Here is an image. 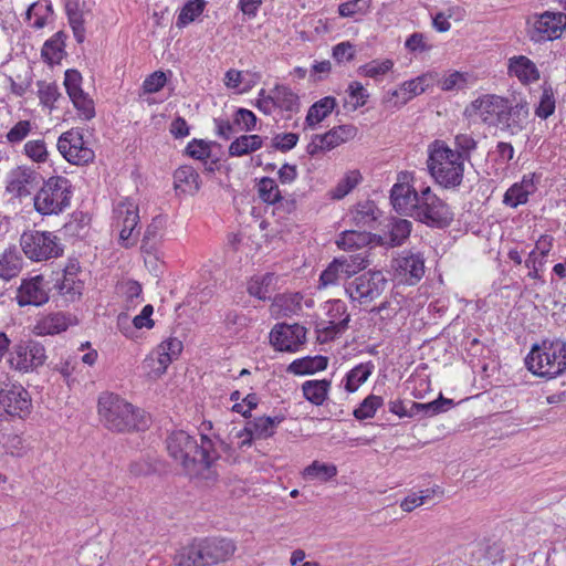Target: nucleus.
<instances>
[{
  "mask_svg": "<svg viewBox=\"0 0 566 566\" xmlns=\"http://www.w3.org/2000/svg\"><path fill=\"white\" fill-rule=\"evenodd\" d=\"M23 268V259L15 249H7L0 253V280L10 281L19 275Z\"/></svg>",
  "mask_w": 566,
  "mask_h": 566,
  "instance_id": "nucleus-32",
  "label": "nucleus"
},
{
  "mask_svg": "<svg viewBox=\"0 0 566 566\" xmlns=\"http://www.w3.org/2000/svg\"><path fill=\"white\" fill-rule=\"evenodd\" d=\"M314 300L305 297L298 292H291L277 295L272 304V310L275 314L281 316L300 315L304 307L312 308Z\"/></svg>",
  "mask_w": 566,
  "mask_h": 566,
  "instance_id": "nucleus-27",
  "label": "nucleus"
},
{
  "mask_svg": "<svg viewBox=\"0 0 566 566\" xmlns=\"http://www.w3.org/2000/svg\"><path fill=\"white\" fill-rule=\"evenodd\" d=\"M347 93L349 97L354 101L353 108L357 109L359 107H363L369 97V94L367 90L364 87V85L360 82L354 81L350 82L347 87Z\"/></svg>",
  "mask_w": 566,
  "mask_h": 566,
  "instance_id": "nucleus-60",
  "label": "nucleus"
},
{
  "mask_svg": "<svg viewBox=\"0 0 566 566\" xmlns=\"http://www.w3.org/2000/svg\"><path fill=\"white\" fill-rule=\"evenodd\" d=\"M83 77L76 70H66L64 74L65 91L71 99L76 115L81 120H91L95 117V104L88 93L82 88Z\"/></svg>",
  "mask_w": 566,
  "mask_h": 566,
  "instance_id": "nucleus-14",
  "label": "nucleus"
},
{
  "mask_svg": "<svg viewBox=\"0 0 566 566\" xmlns=\"http://www.w3.org/2000/svg\"><path fill=\"white\" fill-rule=\"evenodd\" d=\"M40 174L32 167L20 165L6 176V191L13 198H27L39 186Z\"/></svg>",
  "mask_w": 566,
  "mask_h": 566,
  "instance_id": "nucleus-18",
  "label": "nucleus"
},
{
  "mask_svg": "<svg viewBox=\"0 0 566 566\" xmlns=\"http://www.w3.org/2000/svg\"><path fill=\"white\" fill-rule=\"evenodd\" d=\"M70 318L63 313H52L41 317L33 327L36 335H54L66 331Z\"/></svg>",
  "mask_w": 566,
  "mask_h": 566,
  "instance_id": "nucleus-31",
  "label": "nucleus"
},
{
  "mask_svg": "<svg viewBox=\"0 0 566 566\" xmlns=\"http://www.w3.org/2000/svg\"><path fill=\"white\" fill-rule=\"evenodd\" d=\"M395 271L403 282L415 284L424 274V258L413 252L402 254L395 260Z\"/></svg>",
  "mask_w": 566,
  "mask_h": 566,
  "instance_id": "nucleus-26",
  "label": "nucleus"
},
{
  "mask_svg": "<svg viewBox=\"0 0 566 566\" xmlns=\"http://www.w3.org/2000/svg\"><path fill=\"white\" fill-rule=\"evenodd\" d=\"M256 187L259 197L263 202L274 205L282 200L281 191L274 179L263 177L260 179Z\"/></svg>",
  "mask_w": 566,
  "mask_h": 566,
  "instance_id": "nucleus-52",
  "label": "nucleus"
},
{
  "mask_svg": "<svg viewBox=\"0 0 566 566\" xmlns=\"http://www.w3.org/2000/svg\"><path fill=\"white\" fill-rule=\"evenodd\" d=\"M541 180V175L536 172L525 174L521 181L513 184L503 196V203L510 208H517L518 206L528 202L531 195L537 190V185Z\"/></svg>",
  "mask_w": 566,
  "mask_h": 566,
  "instance_id": "nucleus-25",
  "label": "nucleus"
},
{
  "mask_svg": "<svg viewBox=\"0 0 566 566\" xmlns=\"http://www.w3.org/2000/svg\"><path fill=\"white\" fill-rule=\"evenodd\" d=\"M336 99L332 96H326L314 103L306 115V127L314 129L321 122H323L335 108Z\"/></svg>",
  "mask_w": 566,
  "mask_h": 566,
  "instance_id": "nucleus-36",
  "label": "nucleus"
},
{
  "mask_svg": "<svg viewBox=\"0 0 566 566\" xmlns=\"http://www.w3.org/2000/svg\"><path fill=\"white\" fill-rule=\"evenodd\" d=\"M280 421L281 420L277 417L272 418L263 416L248 421L247 426L250 428L255 439H268L275 433Z\"/></svg>",
  "mask_w": 566,
  "mask_h": 566,
  "instance_id": "nucleus-48",
  "label": "nucleus"
},
{
  "mask_svg": "<svg viewBox=\"0 0 566 566\" xmlns=\"http://www.w3.org/2000/svg\"><path fill=\"white\" fill-rule=\"evenodd\" d=\"M174 562L177 566H203L197 538L180 547Z\"/></svg>",
  "mask_w": 566,
  "mask_h": 566,
  "instance_id": "nucleus-43",
  "label": "nucleus"
},
{
  "mask_svg": "<svg viewBox=\"0 0 566 566\" xmlns=\"http://www.w3.org/2000/svg\"><path fill=\"white\" fill-rule=\"evenodd\" d=\"M166 442L169 455L190 478L199 479L207 485L218 480V460L221 458V451L229 450L219 438L212 439L201 434L199 443L187 431L177 430L169 434Z\"/></svg>",
  "mask_w": 566,
  "mask_h": 566,
  "instance_id": "nucleus-1",
  "label": "nucleus"
},
{
  "mask_svg": "<svg viewBox=\"0 0 566 566\" xmlns=\"http://www.w3.org/2000/svg\"><path fill=\"white\" fill-rule=\"evenodd\" d=\"M352 222L360 229H371L377 222L380 211L376 203L370 200H366L357 203L354 209L350 210Z\"/></svg>",
  "mask_w": 566,
  "mask_h": 566,
  "instance_id": "nucleus-30",
  "label": "nucleus"
},
{
  "mask_svg": "<svg viewBox=\"0 0 566 566\" xmlns=\"http://www.w3.org/2000/svg\"><path fill=\"white\" fill-rule=\"evenodd\" d=\"M172 361L174 359L170 358L166 352L156 347V349L144 359L143 367L151 378H159L166 373Z\"/></svg>",
  "mask_w": 566,
  "mask_h": 566,
  "instance_id": "nucleus-38",
  "label": "nucleus"
},
{
  "mask_svg": "<svg viewBox=\"0 0 566 566\" xmlns=\"http://www.w3.org/2000/svg\"><path fill=\"white\" fill-rule=\"evenodd\" d=\"M382 402L384 400L380 396L369 395L354 410L355 418L359 420L373 418L378 408L382 406Z\"/></svg>",
  "mask_w": 566,
  "mask_h": 566,
  "instance_id": "nucleus-54",
  "label": "nucleus"
},
{
  "mask_svg": "<svg viewBox=\"0 0 566 566\" xmlns=\"http://www.w3.org/2000/svg\"><path fill=\"white\" fill-rule=\"evenodd\" d=\"M57 150L63 158L72 165H86L94 160V150L84 140L78 128L63 133L57 139Z\"/></svg>",
  "mask_w": 566,
  "mask_h": 566,
  "instance_id": "nucleus-12",
  "label": "nucleus"
},
{
  "mask_svg": "<svg viewBox=\"0 0 566 566\" xmlns=\"http://www.w3.org/2000/svg\"><path fill=\"white\" fill-rule=\"evenodd\" d=\"M394 61L391 59H376L365 63L358 67V73L361 76L381 81L394 69Z\"/></svg>",
  "mask_w": 566,
  "mask_h": 566,
  "instance_id": "nucleus-44",
  "label": "nucleus"
},
{
  "mask_svg": "<svg viewBox=\"0 0 566 566\" xmlns=\"http://www.w3.org/2000/svg\"><path fill=\"white\" fill-rule=\"evenodd\" d=\"M186 153L198 160H206L211 155V149L208 143L203 140L193 139L186 147Z\"/></svg>",
  "mask_w": 566,
  "mask_h": 566,
  "instance_id": "nucleus-64",
  "label": "nucleus"
},
{
  "mask_svg": "<svg viewBox=\"0 0 566 566\" xmlns=\"http://www.w3.org/2000/svg\"><path fill=\"white\" fill-rule=\"evenodd\" d=\"M175 188L184 193H196L200 188L199 175L191 166H181L174 174Z\"/></svg>",
  "mask_w": 566,
  "mask_h": 566,
  "instance_id": "nucleus-35",
  "label": "nucleus"
},
{
  "mask_svg": "<svg viewBox=\"0 0 566 566\" xmlns=\"http://www.w3.org/2000/svg\"><path fill=\"white\" fill-rule=\"evenodd\" d=\"M412 217L427 226L443 228L451 222L452 212L429 186H421L419 203Z\"/></svg>",
  "mask_w": 566,
  "mask_h": 566,
  "instance_id": "nucleus-8",
  "label": "nucleus"
},
{
  "mask_svg": "<svg viewBox=\"0 0 566 566\" xmlns=\"http://www.w3.org/2000/svg\"><path fill=\"white\" fill-rule=\"evenodd\" d=\"M50 287L43 275L23 279L17 289L14 300L20 307L42 306L48 303Z\"/></svg>",
  "mask_w": 566,
  "mask_h": 566,
  "instance_id": "nucleus-22",
  "label": "nucleus"
},
{
  "mask_svg": "<svg viewBox=\"0 0 566 566\" xmlns=\"http://www.w3.org/2000/svg\"><path fill=\"white\" fill-rule=\"evenodd\" d=\"M203 566L227 562L237 551L235 543L227 537L211 536L197 538Z\"/></svg>",
  "mask_w": 566,
  "mask_h": 566,
  "instance_id": "nucleus-21",
  "label": "nucleus"
},
{
  "mask_svg": "<svg viewBox=\"0 0 566 566\" xmlns=\"http://www.w3.org/2000/svg\"><path fill=\"white\" fill-rule=\"evenodd\" d=\"M31 397L21 385H12L8 389L0 390V410L4 413L24 418L31 411Z\"/></svg>",
  "mask_w": 566,
  "mask_h": 566,
  "instance_id": "nucleus-24",
  "label": "nucleus"
},
{
  "mask_svg": "<svg viewBox=\"0 0 566 566\" xmlns=\"http://www.w3.org/2000/svg\"><path fill=\"white\" fill-rule=\"evenodd\" d=\"M468 73L452 71L439 81V86L446 92L462 90L468 84Z\"/></svg>",
  "mask_w": 566,
  "mask_h": 566,
  "instance_id": "nucleus-57",
  "label": "nucleus"
},
{
  "mask_svg": "<svg viewBox=\"0 0 566 566\" xmlns=\"http://www.w3.org/2000/svg\"><path fill=\"white\" fill-rule=\"evenodd\" d=\"M120 290L126 297V301L136 306L142 302V285L137 281H126L120 285Z\"/></svg>",
  "mask_w": 566,
  "mask_h": 566,
  "instance_id": "nucleus-61",
  "label": "nucleus"
},
{
  "mask_svg": "<svg viewBox=\"0 0 566 566\" xmlns=\"http://www.w3.org/2000/svg\"><path fill=\"white\" fill-rule=\"evenodd\" d=\"M306 328L298 324H279L270 333V342L281 352H297L305 343Z\"/></svg>",
  "mask_w": 566,
  "mask_h": 566,
  "instance_id": "nucleus-23",
  "label": "nucleus"
},
{
  "mask_svg": "<svg viewBox=\"0 0 566 566\" xmlns=\"http://www.w3.org/2000/svg\"><path fill=\"white\" fill-rule=\"evenodd\" d=\"M470 108L483 124L511 135L521 133L530 116L528 103L525 99L512 104L509 98L496 94L479 96L471 102Z\"/></svg>",
  "mask_w": 566,
  "mask_h": 566,
  "instance_id": "nucleus-2",
  "label": "nucleus"
},
{
  "mask_svg": "<svg viewBox=\"0 0 566 566\" xmlns=\"http://www.w3.org/2000/svg\"><path fill=\"white\" fill-rule=\"evenodd\" d=\"M20 245L24 254L33 261L57 258L63 252L60 239L48 231L30 230L23 232Z\"/></svg>",
  "mask_w": 566,
  "mask_h": 566,
  "instance_id": "nucleus-10",
  "label": "nucleus"
},
{
  "mask_svg": "<svg viewBox=\"0 0 566 566\" xmlns=\"http://www.w3.org/2000/svg\"><path fill=\"white\" fill-rule=\"evenodd\" d=\"M387 283V279L381 271H368L349 282L345 291L353 302L366 305L384 293Z\"/></svg>",
  "mask_w": 566,
  "mask_h": 566,
  "instance_id": "nucleus-11",
  "label": "nucleus"
},
{
  "mask_svg": "<svg viewBox=\"0 0 566 566\" xmlns=\"http://www.w3.org/2000/svg\"><path fill=\"white\" fill-rule=\"evenodd\" d=\"M332 381L328 379H312L302 384L304 398L315 406H322L331 390Z\"/></svg>",
  "mask_w": 566,
  "mask_h": 566,
  "instance_id": "nucleus-33",
  "label": "nucleus"
},
{
  "mask_svg": "<svg viewBox=\"0 0 566 566\" xmlns=\"http://www.w3.org/2000/svg\"><path fill=\"white\" fill-rule=\"evenodd\" d=\"M72 185L62 176L45 180L33 198L34 209L42 216L59 214L71 202Z\"/></svg>",
  "mask_w": 566,
  "mask_h": 566,
  "instance_id": "nucleus-6",
  "label": "nucleus"
},
{
  "mask_svg": "<svg viewBox=\"0 0 566 566\" xmlns=\"http://www.w3.org/2000/svg\"><path fill=\"white\" fill-rule=\"evenodd\" d=\"M139 221V206L134 199L127 197L114 203L112 227L118 231L122 247L130 248L136 244Z\"/></svg>",
  "mask_w": 566,
  "mask_h": 566,
  "instance_id": "nucleus-7",
  "label": "nucleus"
},
{
  "mask_svg": "<svg viewBox=\"0 0 566 566\" xmlns=\"http://www.w3.org/2000/svg\"><path fill=\"white\" fill-rule=\"evenodd\" d=\"M327 319L317 324L318 338L327 342L344 333L348 326L350 315L342 300H329L325 303Z\"/></svg>",
  "mask_w": 566,
  "mask_h": 566,
  "instance_id": "nucleus-15",
  "label": "nucleus"
},
{
  "mask_svg": "<svg viewBox=\"0 0 566 566\" xmlns=\"http://www.w3.org/2000/svg\"><path fill=\"white\" fill-rule=\"evenodd\" d=\"M436 76V73L428 72L415 78L405 81L400 85L402 87V91H405L408 99L411 101L413 97L421 95L423 92H426V90L434 82Z\"/></svg>",
  "mask_w": 566,
  "mask_h": 566,
  "instance_id": "nucleus-46",
  "label": "nucleus"
},
{
  "mask_svg": "<svg viewBox=\"0 0 566 566\" xmlns=\"http://www.w3.org/2000/svg\"><path fill=\"white\" fill-rule=\"evenodd\" d=\"M530 371L539 377L554 378L566 370V342L544 340L534 345L525 358Z\"/></svg>",
  "mask_w": 566,
  "mask_h": 566,
  "instance_id": "nucleus-5",
  "label": "nucleus"
},
{
  "mask_svg": "<svg viewBox=\"0 0 566 566\" xmlns=\"http://www.w3.org/2000/svg\"><path fill=\"white\" fill-rule=\"evenodd\" d=\"M366 268V261L360 255L334 259L319 275V289L337 285Z\"/></svg>",
  "mask_w": 566,
  "mask_h": 566,
  "instance_id": "nucleus-16",
  "label": "nucleus"
},
{
  "mask_svg": "<svg viewBox=\"0 0 566 566\" xmlns=\"http://www.w3.org/2000/svg\"><path fill=\"white\" fill-rule=\"evenodd\" d=\"M370 7L371 0H352L338 6V14L343 18L365 15L369 12Z\"/></svg>",
  "mask_w": 566,
  "mask_h": 566,
  "instance_id": "nucleus-55",
  "label": "nucleus"
},
{
  "mask_svg": "<svg viewBox=\"0 0 566 566\" xmlns=\"http://www.w3.org/2000/svg\"><path fill=\"white\" fill-rule=\"evenodd\" d=\"M46 354L42 344L34 340L17 344L9 358L10 366L22 373H29L45 363Z\"/></svg>",
  "mask_w": 566,
  "mask_h": 566,
  "instance_id": "nucleus-17",
  "label": "nucleus"
},
{
  "mask_svg": "<svg viewBox=\"0 0 566 566\" xmlns=\"http://www.w3.org/2000/svg\"><path fill=\"white\" fill-rule=\"evenodd\" d=\"M36 85L40 104L49 109L54 108L55 102L61 97L57 85L45 81H40Z\"/></svg>",
  "mask_w": 566,
  "mask_h": 566,
  "instance_id": "nucleus-53",
  "label": "nucleus"
},
{
  "mask_svg": "<svg viewBox=\"0 0 566 566\" xmlns=\"http://www.w3.org/2000/svg\"><path fill=\"white\" fill-rule=\"evenodd\" d=\"M298 96L285 85L276 84L266 92L261 90L255 102L256 108L265 115H271L275 109L283 112H297Z\"/></svg>",
  "mask_w": 566,
  "mask_h": 566,
  "instance_id": "nucleus-13",
  "label": "nucleus"
},
{
  "mask_svg": "<svg viewBox=\"0 0 566 566\" xmlns=\"http://www.w3.org/2000/svg\"><path fill=\"white\" fill-rule=\"evenodd\" d=\"M507 70L509 74L517 77L522 84L534 83L541 76L536 64L525 55L510 57Z\"/></svg>",
  "mask_w": 566,
  "mask_h": 566,
  "instance_id": "nucleus-29",
  "label": "nucleus"
},
{
  "mask_svg": "<svg viewBox=\"0 0 566 566\" xmlns=\"http://www.w3.org/2000/svg\"><path fill=\"white\" fill-rule=\"evenodd\" d=\"M274 281L275 276L273 273L254 276L249 283L248 291L259 300H266L271 294Z\"/></svg>",
  "mask_w": 566,
  "mask_h": 566,
  "instance_id": "nucleus-49",
  "label": "nucleus"
},
{
  "mask_svg": "<svg viewBox=\"0 0 566 566\" xmlns=\"http://www.w3.org/2000/svg\"><path fill=\"white\" fill-rule=\"evenodd\" d=\"M262 144V137L259 135H242L230 144L229 155L241 157L260 149Z\"/></svg>",
  "mask_w": 566,
  "mask_h": 566,
  "instance_id": "nucleus-42",
  "label": "nucleus"
},
{
  "mask_svg": "<svg viewBox=\"0 0 566 566\" xmlns=\"http://www.w3.org/2000/svg\"><path fill=\"white\" fill-rule=\"evenodd\" d=\"M556 108V98L553 87L549 84L542 86V94L538 105L535 107V115L541 119H547Z\"/></svg>",
  "mask_w": 566,
  "mask_h": 566,
  "instance_id": "nucleus-51",
  "label": "nucleus"
},
{
  "mask_svg": "<svg viewBox=\"0 0 566 566\" xmlns=\"http://www.w3.org/2000/svg\"><path fill=\"white\" fill-rule=\"evenodd\" d=\"M370 242V232L366 230H346L342 232L336 244L343 250H359L367 247Z\"/></svg>",
  "mask_w": 566,
  "mask_h": 566,
  "instance_id": "nucleus-41",
  "label": "nucleus"
},
{
  "mask_svg": "<svg viewBox=\"0 0 566 566\" xmlns=\"http://www.w3.org/2000/svg\"><path fill=\"white\" fill-rule=\"evenodd\" d=\"M363 181V175L358 169L347 170L333 187L328 195L334 200H340L350 193Z\"/></svg>",
  "mask_w": 566,
  "mask_h": 566,
  "instance_id": "nucleus-37",
  "label": "nucleus"
},
{
  "mask_svg": "<svg viewBox=\"0 0 566 566\" xmlns=\"http://www.w3.org/2000/svg\"><path fill=\"white\" fill-rule=\"evenodd\" d=\"M427 167L436 182L446 189H454L463 180V155L450 148L443 140L437 139L428 146Z\"/></svg>",
  "mask_w": 566,
  "mask_h": 566,
  "instance_id": "nucleus-3",
  "label": "nucleus"
},
{
  "mask_svg": "<svg viewBox=\"0 0 566 566\" xmlns=\"http://www.w3.org/2000/svg\"><path fill=\"white\" fill-rule=\"evenodd\" d=\"M166 219L163 216H156L147 224L140 244V250L146 256H154L158 260V254L164 239V229Z\"/></svg>",
  "mask_w": 566,
  "mask_h": 566,
  "instance_id": "nucleus-28",
  "label": "nucleus"
},
{
  "mask_svg": "<svg viewBox=\"0 0 566 566\" xmlns=\"http://www.w3.org/2000/svg\"><path fill=\"white\" fill-rule=\"evenodd\" d=\"M454 144H455V147H457V153L463 155V160L465 161L467 159L470 158L471 156V153L473 150H475L476 148V140L473 138V136L471 134H458L455 137H454Z\"/></svg>",
  "mask_w": 566,
  "mask_h": 566,
  "instance_id": "nucleus-59",
  "label": "nucleus"
},
{
  "mask_svg": "<svg viewBox=\"0 0 566 566\" xmlns=\"http://www.w3.org/2000/svg\"><path fill=\"white\" fill-rule=\"evenodd\" d=\"M358 134V128L353 124L339 125L322 135H315L307 146V153L312 156L329 151L345 143L353 140Z\"/></svg>",
  "mask_w": 566,
  "mask_h": 566,
  "instance_id": "nucleus-20",
  "label": "nucleus"
},
{
  "mask_svg": "<svg viewBox=\"0 0 566 566\" xmlns=\"http://www.w3.org/2000/svg\"><path fill=\"white\" fill-rule=\"evenodd\" d=\"M421 186L410 185L408 172L400 174L398 181L390 190V201L394 209L401 214L412 217V212L419 203Z\"/></svg>",
  "mask_w": 566,
  "mask_h": 566,
  "instance_id": "nucleus-19",
  "label": "nucleus"
},
{
  "mask_svg": "<svg viewBox=\"0 0 566 566\" xmlns=\"http://www.w3.org/2000/svg\"><path fill=\"white\" fill-rule=\"evenodd\" d=\"M66 35L64 32H56L51 39L45 41L42 48V57L49 64H57L64 56Z\"/></svg>",
  "mask_w": 566,
  "mask_h": 566,
  "instance_id": "nucleus-40",
  "label": "nucleus"
},
{
  "mask_svg": "<svg viewBox=\"0 0 566 566\" xmlns=\"http://www.w3.org/2000/svg\"><path fill=\"white\" fill-rule=\"evenodd\" d=\"M336 465L319 461H314L312 464L306 467L303 472L305 480L319 482H327L336 476Z\"/></svg>",
  "mask_w": 566,
  "mask_h": 566,
  "instance_id": "nucleus-47",
  "label": "nucleus"
},
{
  "mask_svg": "<svg viewBox=\"0 0 566 566\" xmlns=\"http://www.w3.org/2000/svg\"><path fill=\"white\" fill-rule=\"evenodd\" d=\"M412 223L406 219L396 220L389 230V243L398 247L410 235Z\"/></svg>",
  "mask_w": 566,
  "mask_h": 566,
  "instance_id": "nucleus-56",
  "label": "nucleus"
},
{
  "mask_svg": "<svg viewBox=\"0 0 566 566\" xmlns=\"http://www.w3.org/2000/svg\"><path fill=\"white\" fill-rule=\"evenodd\" d=\"M355 54V46L349 41L340 42L333 48V57L339 64L354 60Z\"/></svg>",
  "mask_w": 566,
  "mask_h": 566,
  "instance_id": "nucleus-63",
  "label": "nucleus"
},
{
  "mask_svg": "<svg viewBox=\"0 0 566 566\" xmlns=\"http://www.w3.org/2000/svg\"><path fill=\"white\" fill-rule=\"evenodd\" d=\"M52 14V6L49 0H40L32 3L27 11V20L34 29H42Z\"/></svg>",
  "mask_w": 566,
  "mask_h": 566,
  "instance_id": "nucleus-45",
  "label": "nucleus"
},
{
  "mask_svg": "<svg viewBox=\"0 0 566 566\" xmlns=\"http://www.w3.org/2000/svg\"><path fill=\"white\" fill-rule=\"evenodd\" d=\"M381 102L386 106L399 108L406 105L409 99L405 91H402L401 85H399L397 88L388 90L384 94Z\"/></svg>",
  "mask_w": 566,
  "mask_h": 566,
  "instance_id": "nucleus-62",
  "label": "nucleus"
},
{
  "mask_svg": "<svg viewBox=\"0 0 566 566\" xmlns=\"http://www.w3.org/2000/svg\"><path fill=\"white\" fill-rule=\"evenodd\" d=\"M527 35L534 43L560 39L566 30V15L563 12L545 11L534 13L526 21Z\"/></svg>",
  "mask_w": 566,
  "mask_h": 566,
  "instance_id": "nucleus-9",
  "label": "nucleus"
},
{
  "mask_svg": "<svg viewBox=\"0 0 566 566\" xmlns=\"http://www.w3.org/2000/svg\"><path fill=\"white\" fill-rule=\"evenodd\" d=\"M206 4V0L187 1L178 14L176 22L177 27L184 28L193 22L200 14H202Z\"/></svg>",
  "mask_w": 566,
  "mask_h": 566,
  "instance_id": "nucleus-50",
  "label": "nucleus"
},
{
  "mask_svg": "<svg viewBox=\"0 0 566 566\" xmlns=\"http://www.w3.org/2000/svg\"><path fill=\"white\" fill-rule=\"evenodd\" d=\"M101 422L111 431L129 432L147 427L144 412L114 394H103L98 399Z\"/></svg>",
  "mask_w": 566,
  "mask_h": 566,
  "instance_id": "nucleus-4",
  "label": "nucleus"
},
{
  "mask_svg": "<svg viewBox=\"0 0 566 566\" xmlns=\"http://www.w3.org/2000/svg\"><path fill=\"white\" fill-rule=\"evenodd\" d=\"M375 370V365L371 360L360 363L353 367L344 377V388L347 392H355L358 388L367 381Z\"/></svg>",
  "mask_w": 566,
  "mask_h": 566,
  "instance_id": "nucleus-34",
  "label": "nucleus"
},
{
  "mask_svg": "<svg viewBox=\"0 0 566 566\" xmlns=\"http://www.w3.org/2000/svg\"><path fill=\"white\" fill-rule=\"evenodd\" d=\"M24 154L32 161L42 164L49 158V151L44 140L33 139L24 144Z\"/></svg>",
  "mask_w": 566,
  "mask_h": 566,
  "instance_id": "nucleus-58",
  "label": "nucleus"
},
{
  "mask_svg": "<svg viewBox=\"0 0 566 566\" xmlns=\"http://www.w3.org/2000/svg\"><path fill=\"white\" fill-rule=\"evenodd\" d=\"M328 359L324 356L303 357L293 360L287 370L294 375H308L327 368Z\"/></svg>",
  "mask_w": 566,
  "mask_h": 566,
  "instance_id": "nucleus-39",
  "label": "nucleus"
}]
</instances>
